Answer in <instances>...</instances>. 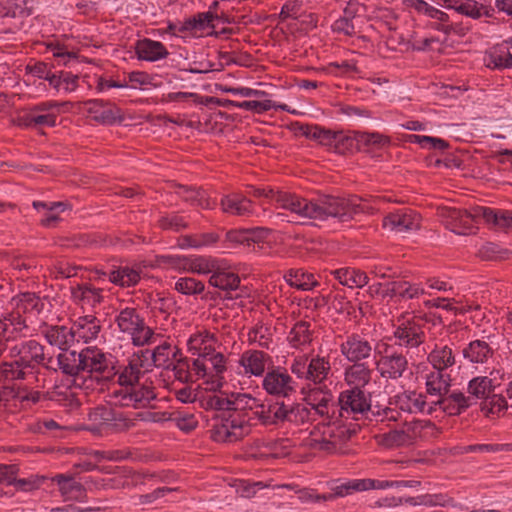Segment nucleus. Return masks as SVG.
Masks as SVG:
<instances>
[{
	"label": "nucleus",
	"instance_id": "obj_38",
	"mask_svg": "<svg viewBox=\"0 0 512 512\" xmlns=\"http://www.w3.org/2000/svg\"><path fill=\"white\" fill-rule=\"evenodd\" d=\"M128 88L148 90L162 86L161 77L157 74H148L142 71H133L127 74Z\"/></svg>",
	"mask_w": 512,
	"mask_h": 512
},
{
	"label": "nucleus",
	"instance_id": "obj_18",
	"mask_svg": "<svg viewBox=\"0 0 512 512\" xmlns=\"http://www.w3.org/2000/svg\"><path fill=\"white\" fill-rule=\"evenodd\" d=\"M371 350L372 348L367 341L355 335L347 337L346 341L341 344L342 355L351 362L369 357Z\"/></svg>",
	"mask_w": 512,
	"mask_h": 512
},
{
	"label": "nucleus",
	"instance_id": "obj_55",
	"mask_svg": "<svg viewBox=\"0 0 512 512\" xmlns=\"http://www.w3.org/2000/svg\"><path fill=\"white\" fill-rule=\"evenodd\" d=\"M309 325L306 322H298L292 328L289 341L293 347H301L310 342Z\"/></svg>",
	"mask_w": 512,
	"mask_h": 512
},
{
	"label": "nucleus",
	"instance_id": "obj_12",
	"mask_svg": "<svg viewBox=\"0 0 512 512\" xmlns=\"http://www.w3.org/2000/svg\"><path fill=\"white\" fill-rule=\"evenodd\" d=\"M340 416L356 418L370 408V401L359 389L344 391L339 396Z\"/></svg>",
	"mask_w": 512,
	"mask_h": 512
},
{
	"label": "nucleus",
	"instance_id": "obj_51",
	"mask_svg": "<svg viewBox=\"0 0 512 512\" xmlns=\"http://www.w3.org/2000/svg\"><path fill=\"white\" fill-rule=\"evenodd\" d=\"M253 195L256 197H265L267 199H270L274 201L277 204L278 208H281L289 213V208L284 206V199L291 198V197H299V195L283 192L279 190H274L270 187H263V188H255L253 191Z\"/></svg>",
	"mask_w": 512,
	"mask_h": 512
},
{
	"label": "nucleus",
	"instance_id": "obj_56",
	"mask_svg": "<svg viewBox=\"0 0 512 512\" xmlns=\"http://www.w3.org/2000/svg\"><path fill=\"white\" fill-rule=\"evenodd\" d=\"M20 359L26 367L40 364L44 360L43 348L36 342H29Z\"/></svg>",
	"mask_w": 512,
	"mask_h": 512
},
{
	"label": "nucleus",
	"instance_id": "obj_19",
	"mask_svg": "<svg viewBox=\"0 0 512 512\" xmlns=\"http://www.w3.org/2000/svg\"><path fill=\"white\" fill-rule=\"evenodd\" d=\"M51 480L57 484L60 495L66 501L81 500L85 496V487L71 475L58 474Z\"/></svg>",
	"mask_w": 512,
	"mask_h": 512
},
{
	"label": "nucleus",
	"instance_id": "obj_57",
	"mask_svg": "<svg viewBox=\"0 0 512 512\" xmlns=\"http://www.w3.org/2000/svg\"><path fill=\"white\" fill-rule=\"evenodd\" d=\"M357 149L355 132L345 133L344 131L337 130L335 144L333 150L338 153H346Z\"/></svg>",
	"mask_w": 512,
	"mask_h": 512
},
{
	"label": "nucleus",
	"instance_id": "obj_28",
	"mask_svg": "<svg viewBox=\"0 0 512 512\" xmlns=\"http://www.w3.org/2000/svg\"><path fill=\"white\" fill-rule=\"evenodd\" d=\"M222 211L237 216H246L252 213V202L239 194H231L222 198Z\"/></svg>",
	"mask_w": 512,
	"mask_h": 512
},
{
	"label": "nucleus",
	"instance_id": "obj_60",
	"mask_svg": "<svg viewBox=\"0 0 512 512\" xmlns=\"http://www.w3.org/2000/svg\"><path fill=\"white\" fill-rule=\"evenodd\" d=\"M427 507H446L453 504V500L443 494H425L418 496V502Z\"/></svg>",
	"mask_w": 512,
	"mask_h": 512
},
{
	"label": "nucleus",
	"instance_id": "obj_6",
	"mask_svg": "<svg viewBox=\"0 0 512 512\" xmlns=\"http://www.w3.org/2000/svg\"><path fill=\"white\" fill-rule=\"evenodd\" d=\"M477 207L470 211L461 210L449 206L438 208V216L442 223L457 234H467L473 231L477 221L482 218L481 213L476 212Z\"/></svg>",
	"mask_w": 512,
	"mask_h": 512
},
{
	"label": "nucleus",
	"instance_id": "obj_45",
	"mask_svg": "<svg viewBox=\"0 0 512 512\" xmlns=\"http://www.w3.org/2000/svg\"><path fill=\"white\" fill-rule=\"evenodd\" d=\"M421 334L420 328L411 323L399 326L394 333L400 345L411 347L418 346L422 342Z\"/></svg>",
	"mask_w": 512,
	"mask_h": 512
},
{
	"label": "nucleus",
	"instance_id": "obj_16",
	"mask_svg": "<svg viewBox=\"0 0 512 512\" xmlns=\"http://www.w3.org/2000/svg\"><path fill=\"white\" fill-rule=\"evenodd\" d=\"M168 259L172 261L175 269L181 271L197 274H213L216 269H218V263L213 258L202 256L184 257L176 255L174 257H169Z\"/></svg>",
	"mask_w": 512,
	"mask_h": 512
},
{
	"label": "nucleus",
	"instance_id": "obj_14",
	"mask_svg": "<svg viewBox=\"0 0 512 512\" xmlns=\"http://www.w3.org/2000/svg\"><path fill=\"white\" fill-rule=\"evenodd\" d=\"M420 216L411 210H399L388 214L383 220V227L389 231L403 233L420 228Z\"/></svg>",
	"mask_w": 512,
	"mask_h": 512
},
{
	"label": "nucleus",
	"instance_id": "obj_7",
	"mask_svg": "<svg viewBox=\"0 0 512 512\" xmlns=\"http://www.w3.org/2000/svg\"><path fill=\"white\" fill-rule=\"evenodd\" d=\"M251 432V425L245 416L230 414L214 425L211 437L216 442L233 443Z\"/></svg>",
	"mask_w": 512,
	"mask_h": 512
},
{
	"label": "nucleus",
	"instance_id": "obj_24",
	"mask_svg": "<svg viewBox=\"0 0 512 512\" xmlns=\"http://www.w3.org/2000/svg\"><path fill=\"white\" fill-rule=\"evenodd\" d=\"M425 379L426 390L429 395L441 398L448 392L450 377L440 370L432 369L422 375Z\"/></svg>",
	"mask_w": 512,
	"mask_h": 512
},
{
	"label": "nucleus",
	"instance_id": "obj_9",
	"mask_svg": "<svg viewBox=\"0 0 512 512\" xmlns=\"http://www.w3.org/2000/svg\"><path fill=\"white\" fill-rule=\"evenodd\" d=\"M301 444L314 451L331 453L336 449L335 429L330 424H318L301 433Z\"/></svg>",
	"mask_w": 512,
	"mask_h": 512
},
{
	"label": "nucleus",
	"instance_id": "obj_54",
	"mask_svg": "<svg viewBox=\"0 0 512 512\" xmlns=\"http://www.w3.org/2000/svg\"><path fill=\"white\" fill-rule=\"evenodd\" d=\"M217 16L212 11L198 14L189 22L191 28L195 32L210 34L214 28L213 21Z\"/></svg>",
	"mask_w": 512,
	"mask_h": 512
},
{
	"label": "nucleus",
	"instance_id": "obj_50",
	"mask_svg": "<svg viewBox=\"0 0 512 512\" xmlns=\"http://www.w3.org/2000/svg\"><path fill=\"white\" fill-rule=\"evenodd\" d=\"M286 281L290 286L303 291L311 290L317 285V281L313 274L300 270L290 272L286 276Z\"/></svg>",
	"mask_w": 512,
	"mask_h": 512
},
{
	"label": "nucleus",
	"instance_id": "obj_37",
	"mask_svg": "<svg viewBox=\"0 0 512 512\" xmlns=\"http://www.w3.org/2000/svg\"><path fill=\"white\" fill-rule=\"evenodd\" d=\"M333 274L340 284L349 288H362L368 283L367 274L355 268L337 269Z\"/></svg>",
	"mask_w": 512,
	"mask_h": 512
},
{
	"label": "nucleus",
	"instance_id": "obj_49",
	"mask_svg": "<svg viewBox=\"0 0 512 512\" xmlns=\"http://www.w3.org/2000/svg\"><path fill=\"white\" fill-rule=\"evenodd\" d=\"M209 283L213 287L223 290H235L238 288L240 279L231 272H221L218 269L211 275Z\"/></svg>",
	"mask_w": 512,
	"mask_h": 512
},
{
	"label": "nucleus",
	"instance_id": "obj_25",
	"mask_svg": "<svg viewBox=\"0 0 512 512\" xmlns=\"http://www.w3.org/2000/svg\"><path fill=\"white\" fill-rule=\"evenodd\" d=\"M217 341L208 333H196L192 335L188 341V350L192 355L203 358L205 355H210L211 352L216 350Z\"/></svg>",
	"mask_w": 512,
	"mask_h": 512
},
{
	"label": "nucleus",
	"instance_id": "obj_30",
	"mask_svg": "<svg viewBox=\"0 0 512 512\" xmlns=\"http://www.w3.org/2000/svg\"><path fill=\"white\" fill-rule=\"evenodd\" d=\"M100 331V325L92 316L79 318L72 327L73 338L83 342H89L95 339Z\"/></svg>",
	"mask_w": 512,
	"mask_h": 512
},
{
	"label": "nucleus",
	"instance_id": "obj_29",
	"mask_svg": "<svg viewBox=\"0 0 512 512\" xmlns=\"http://www.w3.org/2000/svg\"><path fill=\"white\" fill-rule=\"evenodd\" d=\"M476 212L481 213L482 219L496 229L504 231L512 229V213L509 211H495L477 206Z\"/></svg>",
	"mask_w": 512,
	"mask_h": 512
},
{
	"label": "nucleus",
	"instance_id": "obj_35",
	"mask_svg": "<svg viewBox=\"0 0 512 512\" xmlns=\"http://www.w3.org/2000/svg\"><path fill=\"white\" fill-rule=\"evenodd\" d=\"M304 399L306 404L317 414L326 415L329 413V405L333 400V396L329 391L313 388L307 392Z\"/></svg>",
	"mask_w": 512,
	"mask_h": 512
},
{
	"label": "nucleus",
	"instance_id": "obj_2",
	"mask_svg": "<svg viewBox=\"0 0 512 512\" xmlns=\"http://www.w3.org/2000/svg\"><path fill=\"white\" fill-rule=\"evenodd\" d=\"M505 374L501 370H492L487 376H477L468 383V393L473 399H481L480 410L490 419L504 415L508 408L506 399L495 390L502 385Z\"/></svg>",
	"mask_w": 512,
	"mask_h": 512
},
{
	"label": "nucleus",
	"instance_id": "obj_8",
	"mask_svg": "<svg viewBox=\"0 0 512 512\" xmlns=\"http://www.w3.org/2000/svg\"><path fill=\"white\" fill-rule=\"evenodd\" d=\"M423 425L421 422H409L391 429L388 432L374 436L378 445L392 449L408 446L422 437Z\"/></svg>",
	"mask_w": 512,
	"mask_h": 512
},
{
	"label": "nucleus",
	"instance_id": "obj_48",
	"mask_svg": "<svg viewBox=\"0 0 512 512\" xmlns=\"http://www.w3.org/2000/svg\"><path fill=\"white\" fill-rule=\"evenodd\" d=\"M235 106L255 113H263L271 109L288 110L286 105H277L270 99H267V96L264 98H256V100L238 102L235 103Z\"/></svg>",
	"mask_w": 512,
	"mask_h": 512
},
{
	"label": "nucleus",
	"instance_id": "obj_27",
	"mask_svg": "<svg viewBox=\"0 0 512 512\" xmlns=\"http://www.w3.org/2000/svg\"><path fill=\"white\" fill-rule=\"evenodd\" d=\"M268 358L261 351H248L245 352L239 363L244 369V374L260 376L265 371Z\"/></svg>",
	"mask_w": 512,
	"mask_h": 512
},
{
	"label": "nucleus",
	"instance_id": "obj_4",
	"mask_svg": "<svg viewBox=\"0 0 512 512\" xmlns=\"http://www.w3.org/2000/svg\"><path fill=\"white\" fill-rule=\"evenodd\" d=\"M118 330L129 337L135 346L153 342L154 333L135 308L125 307L115 317Z\"/></svg>",
	"mask_w": 512,
	"mask_h": 512
},
{
	"label": "nucleus",
	"instance_id": "obj_42",
	"mask_svg": "<svg viewBox=\"0 0 512 512\" xmlns=\"http://www.w3.org/2000/svg\"><path fill=\"white\" fill-rule=\"evenodd\" d=\"M48 82L56 92L70 93L78 87V76L66 71L53 72Z\"/></svg>",
	"mask_w": 512,
	"mask_h": 512
},
{
	"label": "nucleus",
	"instance_id": "obj_23",
	"mask_svg": "<svg viewBox=\"0 0 512 512\" xmlns=\"http://www.w3.org/2000/svg\"><path fill=\"white\" fill-rule=\"evenodd\" d=\"M26 329V319L22 318L14 309L0 317V333L8 340L23 335V331Z\"/></svg>",
	"mask_w": 512,
	"mask_h": 512
},
{
	"label": "nucleus",
	"instance_id": "obj_63",
	"mask_svg": "<svg viewBox=\"0 0 512 512\" xmlns=\"http://www.w3.org/2000/svg\"><path fill=\"white\" fill-rule=\"evenodd\" d=\"M444 7L454 8L464 15L477 19L481 16L480 9L474 3H461L456 6V0H443Z\"/></svg>",
	"mask_w": 512,
	"mask_h": 512
},
{
	"label": "nucleus",
	"instance_id": "obj_5",
	"mask_svg": "<svg viewBox=\"0 0 512 512\" xmlns=\"http://www.w3.org/2000/svg\"><path fill=\"white\" fill-rule=\"evenodd\" d=\"M193 366L198 377L204 380L202 385L206 391L216 392L222 387L226 361L221 352L214 351L203 358H197Z\"/></svg>",
	"mask_w": 512,
	"mask_h": 512
},
{
	"label": "nucleus",
	"instance_id": "obj_31",
	"mask_svg": "<svg viewBox=\"0 0 512 512\" xmlns=\"http://www.w3.org/2000/svg\"><path fill=\"white\" fill-rule=\"evenodd\" d=\"M256 414L265 425L277 424L288 420V408L281 402L261 405L260 410Z\"/></svg>",
	"mask_w": 512,
	"mask_h": 512
},
{
	"label": "nucleus",
	"instance_id": "obj_3",
	"mask_svg": "<svg viewBox=\"0 0 512 512\" xmlns=\"http://www.w3.org/2000/svg\"><path fill=\"white\" fill-rule=\"evenodd\" d=\"M71 356L74 364L70 368H65V371L74 375L75 381L86 377L99 380L109 367L105 355L95 348H86L79 354L73 353Z\"/></svg>",
	"mask_w": 512,
	"mask_h": 512
},
{
	"label": "nucleus",
	"instance_id": "obj_43",
	"mask_svg": "<svg viewBox=\"0 0 512 512\" xmlns=\"http://www.w3.org/2000/svg\"><path fill=\"white\" fill-rule=\"evenodd\" d=\"M371 371L364 364H355L345 371V381L352 389L361 390L369 381Z\"/></svg>",
	"mask_w": 512,
	"mask_h": 512
},
{
	"label": "nucleus",
	"instance_id": "obj_62",
	"mask_svg": "<svg viewBox=\"0 0 512 512\" xmlns=\"http://www.w3.org/2000/svg\"><path fill=\"white\" fill-rule=\"evenodd\" d=\"M276 452L271 451V441H258L254 444V446L250 450V457L260 460V461H269L272 459V455H275Z\"/></svg>",
	"mask_w": 512,
	"mask_h": 512
},
{
	"label": "nucleus",
	"instance_id": "obj_61",
	"mask_svg": "<svg viewBox=\"0 0 512 512\" xmlns=\"http://www.w3.org/2000/svg\"><path fill=\"white\" fill-rule=\"evenodd\" d=\"M269 486V484H264L263 482L249 483L244 480H237L233 484L236 493L244 498L252 497L256 493L257 489H262Z\"/></svg>",
	"mask_w": 512,
	"mask_h": 512
},
{
	"label": "nucleus",
	"instance_id": "obj_26",
	"mask_svg": "<svg viewBox=\"0 0 512 512\" xmlns=\"http://www.w3.org/2000/svg\"><path fill=\"white\" fill-rule=\"evenodd\" d=\"M436 403L449 415H457L470 407L474 401L470 396H465L461 392H454L447 396L443 395Z\"/></svg>",
	"mask_w": 512,
	"mask_h": 512
},
{
	"label": "nucleus",
	"instance_id": "obj_58",
	"mask_svg": "<svg viewBox=\"0 0 512 512\" xmlns=\"http://www.w3.org/2000/svg\"><path fill=\"white\" fill-rule=\"evenodd\" d=\"M175 289L184 295H195L203 292L204 284L191 277H183L175 282Z\"/></svg>",
	"mask_w": 512,
	"mask_h": 512
},
{
	"label": "nucleus",
	"instance_id": "obj_22",
	"mask_svg": "<svg viewBox=\"0 0 512 512\" xmlns=\"http://www.w3.org/2000/svg\"><path fill=\"white\" fill-rule=\"evenodd\" d=\"M263 387L269 394L287 395L292 390L291 377L285 372H269L264 377Z\"/></svg>",
	"mask_w": 512,
	"mask_h": 512
},
{
	"label": "nucleus",
	"instance_id": "obj_10",
	"mask_svg": "<svg viewBox=\"0 0 512 512\" xmlns=\"http://www.w3.org/2000/svg\"><path fill=\"white\" fill-rule=\"evenodd\" d=\"M291 370L298 378L320 383L326 379L330 371V364L323 357L317 356L311 360L306 357H299L294 360Z\"/></svg>",
	"mask_w": 512,
	"mask_h": 512
},
{
	"label": "nucleus",
	"instance_id": "obj_36",
	"mask_svg": "<svg viewBox=\"0 0 512 512\" xmlns=\"http://www.w3.org/2000/svg\"><path fill=\"white\" fill-rule=\"evenodd\" d=\"M11 304L21 317L23 314L36 315L41 312L44 306V303L31 293H25L13 298Z\"/></svg>",
	"mask_w": 512,
	"mask_h": 512
},
{
	"label": "nucleus",
	"instance_id": "obj_15",
	"mask_svg": "<svg viewBox=\"0 0 512 512\" xmlns=\"http://www.w3.org/2000/svg\"><path fill=\"white\" fill-rule=\"evenodd\" d=\"M86 111L94 121L102 125H113L115 123H120L125 119L120 108L112 104L103 103L99 100L87 102Z\"/></svg>",
	"mask_w": 512,
	"mask_h": 512
},
{
	"label": "nucleus",
	"instance_id": "obj_13",
	"mask_svg": "<svg viewBox=\"0 0 512 512\" xmlns=\"http://www.w3.org/2000/svg\"><path fill=\"white\" fill-rule=\"evenodd\" d=\"M111 397V401L114 405L138 408L148 404L150 400L155 398V395L150 388L132 387L115 390L113 391Z\"/></svg>",
	"mask_w": 512,
	"mask_h": 512
},
{
	"label": "nucleus",
	"instance_id": "obj_52",
	"mask_svg": "<svg viewBox=\"0 0 512 512\" xmlns=\"http://www.w3.org/2000/svg\"><path fill=\"white\" fill-rule=\"evenodd\" d=\"M491 354V349L484 341L476 340L464 350V356L471 362L483 363Z\"/></svg>",
	"mask_w": 512,
	"mask_h": 512
},
{
	"label": "nucleus",
	"instance_id": "obj_53",
	"mask_svg": "<svg viewBox=\"0 0 512 512\" xmlns=\"http://www.w3.org/2000/svg\"><path fill=\"white\" fill-rule=\"evenodd\" d=\"M358 488H364V491L369 489H387V488H400V487H415L418 485L417 481H387V480H372L363 479V482L357 483Z\"/></svg>",
	"mask_w": 512,
	"mask_h": 512
},
{
	"label": "nucleus",
	"instance_id": "obj_44",
	"mask_svg": "<svg viewBox=\"0 0 512 512\" xmlns=\"http://www.w3.org/2000/svg\"><path fill=\"white\" fill-rule=\"evenodd\" d=\"M101 290L89 285H82L72 289L73 299L82 306H94L102 300Z\"/></svg>",
	"mask_w": 512,
	"mask_h": 512
},
{
	"label": "nucleus",
	"instance_id": "obj_21",
	"mask_svg": "<svg viewBox=\"0 0 512 512\" xmlns=\"http://www.w3.org/2000/svg\"><path fill=\"white\" fill-rule=\"evenodd\" d=\"M90 418L99 422L102 426L112 427L119 430L126 429L131 424V420L124 417L121 413L106 407L95 409L90 414Z\"/></svg>",
	"mask_w": 512,
	"mask_h": 512
},
{
	"label": "nucleus",
	"instance_id": "obj_59",
	"mask_svg": "<svg viewBox=\"0 0 512 512\" xmlns=\"http://www.w3.org/2000/svg\"><path fill=\"white\" fill-rule=\"evenodd\" d=\"M140 370L135 365L126 366L122 371L118 374V383L122 387L121 389H126L132 387L139 379Z\"/></svg>",
	"mask_w": 512,
	"mask_h": 512
},
{
	"label": "nucleus",
	"instance_id": "obj_1",
	"mask_svg": "<svg viewBox=\"0 0 512 512\" xmlns=\"http://www.w3.org/2000/svg\"><path fill=\"white\" fill-rule=\"evenodd\" d=\"M289 208L288 222L306 223L310 220L325 221L330 217L345 222L353 218L359 211L358 204L350 199L335 196H324L317 200L304 197L284 199V205Z\"/></svg>",
	"mask_w": 512,
	"mask_h": 512
},
{
	"label": "nucleus",
	"instance_id": "obj_32",
	"mask_svg": "<svg viewBox=\"0 0 512 512\" xmlns=\"http://www.w3.org/2000/svg\"><path fill=\"white\" fill-rule=\"evenodd\" d=\"M394 405L404 412L417 413L425 411L426 402L422 394L410 391L398 394L394 399Z\"/></svg>",
	"mask_w": 512,
	"mask_h": 512
},
{
	"label": "nucleus",
	"instance_id": "obj_64",
	"mask_svg": "<svg viewBox=\"0 0 512 512\" xmlns=\"http://www.w3.org/2000/svg\"><path fill=\"white\" fill-rule=\"evenodd\" d=\"M26 0H0V12L16 16L25 13Z\"/></svg>",
	"mask_w": 512,
	"mask_h": 512
},
{
	"label": "nucleus",
	"instance_id": "obj_46",
	"mask_svg": "<svg viewBox=\"0 0 512 512\" xmlns=\"http://www.w3.org/2000/svg\"><path fill=\"white\" fill-rule=\"evenodd\" d=\"M433 369L443 371L455 363V357L451 348L447 346L436 347L428 356Z\"/></svg>",
	"mask_w": 512,
	"mask_h": 512
},
{
	"label": "nucleus",
	"instance_id": "obj_40",
	"mask_svg": "<svg viewBox=\"0 0 512 512\" xmlns=\"http://www.w3.org/2000/svg\"><path fill=\"white\" fill-rule=\"evenodd\" d=\"M424 293V289L418 284H411L406 281L389 282L385 295H398L404 299L417 298Z\"/></svg>",
	"mask_w": 512,
	"mask_h": 512
},
{
	"label": "nucleus",
	"instance_id": "obj_47",
	"mask_svg": "<svg viewBox=\"0 0 512 512\" xmlns=\"http://www.w3.org/2000/svg\"><path fill=\"white\" fill-rule=\"evenodd\" d=\"M47 341L60 349H66L73 338L72 328L65 326H54L47 329L45 333Z\"/></svg>",
	"mask_w": 512,
	"mask_h": 512
},
{
	"label": "nucleus",
	"instance_id": "obj_41",
	"mask_svg": "<svg viewBox=\"0 0 512 512\" xmlns=\"http://www.w3.org/2000/svg\"><path fill=\"white\" fill-rule=\"evenodd\" d=\"M357 149L362 147L380 149L389 146L390 137L379 132H355Z\"/></svg>",
	"mask_w": 512,
	"mask_h": 512
},
{
	"label": "nucleus",
	"instance_id": "obj_20",
	"mask_svg": "<svg viewBox=\"0 0 512 512\" xmlns=\"http://www.w3.org/2000/svg\"><path fill=\"white\" fill-rule=\"evenodd\" d=\"M142 274L143 267L140 264L121 266L109 273V281L120 287H131L139 282Z\"/></svg>",
	"mask_w": 512,
	"mask_h": 512
},
{
	"label": "nucleus",
	"instance_id": "obj_11",
	"mask_svg": "<svg viewBox=\"0 0 512 512\" xmlns=\"http://www.w3.org/2000/svg\"><path fill=\"white\" fill-rule=\"evenodd\" d=\"M255 403L256 400L246 393L214 394L207 398V407L219 410L252 409Z\"/></svg>",
	"mask_w": 512,
	"mask_h": 512
},
{
	"label": "nucleus",
	"instance_id": "obj_34",
	"mask_svg": "<svg viewBox=\"0 0 512 512\" xmlns=\"http://www.w3.org/2000/svg\"><path fill=\"white\" fill-rule=\"evenodd\" d=\"M33 207L42 214V225L53 227L60 220V214L66 210L67 205L63 202L47 204L36 201L33 203Z\"/></svg>",
	"mask_w": 512,
	"mask_h": 512
},
{
	"label": "nucleus",
	"instance_id": "obj_17",
	"mask_svg": "<svg viewBox=\"0 0 512 512\" xmlns=\"http://www.w3.org/2000/svg\"><path fill=\"white\" fill-rule=\"evenodd\" d=\"M377 369L381 376L396 379L407 369V360L397 353L385 355L377 361Z\"/></svg>",
	"mask_w": 512,
	"mask_h": 512
},
{
	"label": "nucleus",
	"instance_id": "obj_39",
	"mask_svg": "<svg viewBox=\"0 0 512 512\" xmlns=\"http://www.w3.org/2000/svg\"><path fill=\"white\" fill-rule=\"evenodd\" d=\"M301 132L307 138L317 141L320 145L328 147L333 150L335 138L337 135L336 130L325 129L320 126H303Z\"/></svg>",
	"mask_w": 512,
	"mask_h": 512
},
{
	"label": "nucleus",
	"instance_id": "obj_33",
	"mask_svg": "<svg viewBox=\"0 0 512 512\" xmlns=\"http://www.w3.org/2000/svg\"><path fill=\"white\" fill-rule=\"evenodd\" d=\"M136 53L139 59L151 62L165 58L168 54L162 43L149 39L137 42Z\"/></svg>",
	"mask_w": 512,
	"mask_h": 512
}]
</instances>
